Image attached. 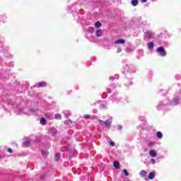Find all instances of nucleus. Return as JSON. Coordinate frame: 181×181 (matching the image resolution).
Returning <instances> with one entry per match:
<instances>
[{
    "label": "nucleus",
    "mask_w": 181,
    "mask_h": 181,
    "mask_svg": "<svg viewBox=\"0 0 181 181\" xmlns=\"http://www.w3.org/2000/svg\"><path fill=\"white\" fill-rule=\"evenodd\" d=\"M98 122H100L101 125H105V128H107V129H110V128H111V124H112V119H110V120H106V121H103L101 119H99Z\"/></svg>",
    "instance_id": "f257e3e1"
},
{
    "label": "nucleus",
    "mask_w": 181,
    "mask_h": 181,
    "mask_svg": "<svg viewBox=\"0 0 181 181\" xmlns=\"http://www.w3.org/2000/svg\"><path fill=\"white\" fill-rule=\"evenodd\" d=\"M156 50L157 53H158L162 57H165V56H166V51L163 47H158Z\"/></svg>",
    "instance_id": "f03ea898"
},
{
    "label": "nucleus",
    "mask_w": 181,
    "mask_h": 181,
    "mask_svg": "<svg viewBox=\"0 0 181 181\" xmlns=\"http://www.w3.org/2000/svg\"><path fill=\"white\" fill-rule=\"evenodd\" d=\"M36 111H37V109H35V110L30 109L28 112H25V110H23V109H21L20 110V114H30V113L36 112Z\"/></svg>",
    "instance_id": "7ed1b4c3"
},
{
    "label": "nucleus",
    "mask_w": 181,
    "mask_h": 181,
    "mask_svg": "<svg viewBox=\"0 0 181 181\" xmlns=\"http://www.w3.org/2000/svg\"><path fill=\"white\" fill-rule=\"evenodd\" d=\"M153 36H155V34L151 31L145 33V37H147V39H153Z\"/></svg>",
    "instance_id": "20e7f679"
},
{
    "label": "nucleus",
    "mask_w": 181,
    "mask_h": 181,
    "mask_svg": "<svg viewBox=\"0 0 181 181\" xmlns=\"http://www.w3.org/2000/svg\"><path fill=\"white\" fill-rule=\"evenodd\" d=\"M49 132L51 134V135H56L57 134V129H56L54 127H51L49 129Z\"/></svg>",
    "instance_id": "39448f33"
},
{
    "label": "nucleus",
    "mask_w": 181,
    "mask_h": 181,
    "mask_svg": "<svg viewBox=\"0 0 181 181\" xmlns=\"http://www.w3.org/2000/svg\"><path fill=\"white\" fill-rule=\"evenodd\" d=\"M115 45H125V40L119 39L115 42Z\"/></svg>",
    "instance_id": "423d86ee"
},
{
    "label": "nucleus",
    "mask_w": 181,
    "mask_h": 181,
    "mask_svg": "<svg viewBox=\"0 0 181 181\" xmlns=\"http://www.w3.org/2000/svg\"><path fill=\"white\" fill-rule=\"evenodd\" d=\"M149 155L152 158H156V155H158V153H156V151L155 150H151L149 152Z\"/></svg>",
    "instance_id": "0eeeda50"
},
{
    "label": "nucleus",
    "mask_w": 181,
    "mask_h": 181,
    "mask_svg": "<svg viewBox=\"0 0 181 181\" xmlns=\"http://www.w3.org/2000/svg\"><path fill=\"white\" fill-rule=\"evenodd\" d=\"M23 146L28 147L30 145V139H28L23 143Z\"/></svg>",
    "instance_id": "6e6552de"
},
{
    "label": "nucleus",
    "mask_w": 181,
    "mask_h": 181,
    "mask_svg": "<svg viewBox=\"0 0 181 181\" xmlns=\"http://www.w3.org/2000/svg\"><path fill=\"white\" fill-rule=\"evenodd\" d=\"M40 122L41 125H46V124H47V121L46 120V119H45V117H41L40 119Z\"/></svg>",
    "instance_id": "1a4fd4ad"
},
{
    "label": "nucleus",
    "mask_w": 181,
    "mask_h": 181,
    "mask_svg": "<svg viewBox=\"0 0 181 181\" xmlns=\"http://www.w3.org/2000/svg\"><path fill=\"white\" fill-rule=\"evenodd\" d=\"M95 33L98 37H101V36H103V31H101V30H97Z\"/></svg>",
    "instance_id": "9d476101"
},
{
    "label": "nucleus",
    "mask_w": 181,
    "mask_h": 181,
    "mask_svg": "<svg viewBox=\"0 0 181 181\" xmlns=\"http://www.w3.org/2000/svg\"><path fill=\"white\" fill-rule=\"evenodd\" d=\"M147 46H148V50H152L153 49V46H154L153 42H148L147 44Z\"/></svg>",
    "instance_id": "9b49d317"
},
{
    "label": "nucleus",
    "mask_w": 181,
    "mask_h": 181,
    "mask_svg": "<svg viewBox=\"0 0 181 181\" xmlns=\"http://www.w3.org/2000/svg\"><path fill=\"white\" fill-rule=\"evenodd\" d=\"M148 179H150L151 180L155 179V173L151 172V173L148 174Z\"/></svg>",
    "instance_id": "f8f14e48"
},
{
    "label": "nucleus",
    "mask_w": 181,
    "mask_h": 181,
    "mask_svg": "<svg viewBox=\"0 0 181 181\" xmlns=\"http://www.w3.org/2000/svg\"><path fill=\"white\" fill-rule=\"evenodd\" d=\"M113 166H114L115 169H119V162L115 161L113 163Z\"/></svg>",
    "instance_id": "ddd939ff"
},
{
    "label": "nucleus",
    "mask_w": 181,
    "mask_h": 181,
    "mask_svg": "<svg viewBox=\"0 0 181 181\" xmlns=\"http://www.w3.org/2000/svg\"><path fill=\"white\" fill-rule=\"evenodd\" d=\"M139 175L140 176H142V177H145L147 175V173L146 170H141L140 173H139Z\"/></svg>",
    "instance_id": "4468645a"
},
{
    "label": "nucleus",
    "mask_w": 181,
    "mask_h": 181,
    "mask_svg": "<svg viewBox=\"0 0 181 181\" xmlns=\"http://www.w3.org/2000/svg\"><path fill=\"white\" fill-rule=\"evenodd\" d=\"M54 119H62V115L57 113L54 115Z\"/></svg>",
    "instance_id": "2eb2a0df"
},
{
    "label": "nucleus",
    "mask_w": 181,
    "mask_h": 181,
    "mask_svg": "<svg viewBox=\"0 0 181 181\" xmlns=\"http://www.w3.org/2000/svg\"><path fill=\"white\" fill-rule=\"evenodd\" d=\"M179 101V98H175L173 101L172 102V105H176V104H177V102Z\"/></svg>",
    "instance_id": "dca6fc26"
},
{
    "label": "nucleus",
    "mask_w": 181,
    "mask_h": 181,
    "mask_svg": "<svg viewBox=\"0 0 181 181\" xmlns=\"http://www.w3.org/2000/svg\"><path fill=\"white\" fill-rule=\"evenodd\" d=\"M46 82H40L38 83V87H46Z\"/></svg>",
    "instance_id": "f3484780"
},
{
    "label": "nucleus",
    "mask_w": 181,
    "mask_h": 181,
    "mask_svg": "<svg viewBox=\"0 0 181 181\" xmlns=\"http://www.w3.org/2000/svg\"><path fill=\"white\" fill-rule=\"evenodd\" d=\"M132 5L133 6H136V5H138V1L137 0H132Z\"/></svg>",
    "instance_id": "a211bd4d"
},
{
    "label": "nucleus",
    "mask_w": 181,
    "mask_h": 181,
    "mask_svg": "<svg viewBox=\"0 0 181 181\" xmlns=\"http://www.w3.org/2000/svg\"><path fill=\"white\" fill-rule=\"evenodd\" d=\"M95 28H101V23L100 21H97L95 24Z\"/></svg>",
    "instance_id": "6ab92c4d"
},
{
    "label": "nucleus",
    "mask_w": 181,
    "mask_h": 181,
    "mask_svg": "<svg viewBox=\"0 0 181 181\" xmlns=\"http://www.w3.org/2000/svg\"><path fill=\"white\" fill-rule=\"evenodd\" d=\"M41 153L42 156H47V151L46 150H42Z\"/></svg>",
    "instance_id": "aec40b11"
},
{
    "label": "nucleus",
    "mask_w": 181,
    "mask_h": 181,
    "mask_svg": "<svg viewBox=\"0 0 181 181\" xmlns=\"http://www.w3.org/2000/svg\"><path fill=\"white\" fill-rule=\"evenodd\" d=\"M156 135H157V138H159L160 139V138H162V136H163L162 135V132H158Z\"/></svg>",
    "instance_id": "412c9836"
},
{
    "label": "nucleus",
    "mask_w": 181,
    "mask_h": 181,
    "mask_svg": "<svg viewBox=\"0 0 181 181\" xmlns=\"http://www.w3.org/2000/svg\"><path fill=\"white\" fill-rule=\"evenodd\" d=\"M60 159V153H57L55 155V160H59Z\"/></svg>",
    "instance_id": "4be33fe9"
},
{
    "label": "nucleus",
    "mask_w": 181,
    "mask_h": 181,
    "mask_svg": "<svg viewBox=\"0 0 181 181\" xmlns=\"http://www.w3.org/2000/svg\"><path fill=\"white\" fill-rule=\"evenodd\" d=\"M123 173H124L125 176H129V174L128 173V172L127 171V170L124 169V170H123Z\"/></svg>",
    "instance_id": "5701e85b"
},
{
    "label": "nucleus",
    "mask_w": 181,
    "mask_h": 181,
    "mask_svg": "<svg viewBox=\"0 0 181 181\" xmlns=\"http://www.w3.org/2000/svg\"><path fill=\"white\" fill-rule=\"evenodd\" d=\"M109 144L110 146H115V143H114L112 141H109Z\"/></svg>",
    "instance_id": "b1692460"
},
{
    "label": "nucleus",
    "mask_w": 181,
    "mask_h": 181,
    "mask_svg": "<svg viewBox=\"0 0 181 181\" xmlns=\"http://www.w3.org/2000/svg\"><path fill=\"white\" fill-rule=\"evenodd\" d=\"M121 52H122V49L121 47L117 48V53H121Z\"/></svg>",
    "instance_id": "393cba45"
},
{
    "label": "nucleus",
    "mask_w": 181,
    "mask_h": 181,
    "mask_svg": "<svg viewBox=\"0 0 181 181\" xmlns=\"http://www.w3.org/2000/svg\"><path fill=\"white\" fill-rule=\"evenodd\" d=\"M156 163V161L155 160V159L152 158L151 160V163H152V165H155Z\"/></svg>",
    "instance_id": "a878e982"
},
{
    "label": "nucleus",
    "mask_w": 181,
    "mask_h": 181,
    "mask_svg": "<svg viewBox=\"0 0 181 181\" xmlns=\"http://www.w3.org/2000/svg\"><path fill=\"white\" fill-rule=\"evenodd\" d=\"M83 118H86V119H88V118H90V115H85L83 116Z\"/></svg>",
    "instance_id": "bb28decb"
},
{
    "label": "nucleus",
    "mask_w": 181,
    "mask_h": 181,
    "mask_svg": "<svg viewBox=\"0 0 181 181\" xmlns=\"http://www.w3.org/2000/svg\"><path fill=\"white\" fill-rule=\"evenodd\" d=\"M8 152H9V153H13V151H12V148H8Z\"/></svg>",
    "instance_id": "cd10ccee"
},
{
    "label": "nucleus",
    "mask_w": 181,
    "mask_h": 181,
    "mask_svg": "<svg viewBox=\"0 0 181 181\" xmlns=\"http://www.w3.org/2000/svg\"><path fill=\"white\" fill-rule=\"evenodd\" d=\"M118 129H122V127L121 125L117 126Z\"/></svg>",
    "instance_id": "c85d7f7f"
},
{
    "label": "nucleus",
    "mask_w": 181,
    "mask_h": 181,
    "mask_svg": "<svg viewBox=\"0 0 181 181\" xmlns=\"http://www.w3.org/2000/svg\"><path fill=\"white\" fill-rule=\"evenodd\" d=\"M148 0H141V2H142L143 4H145V2H146Z\"/></svg>",
    "instance_id": "c756f323"
},
{
    "label": "nucleus",
    "mask_w": 181,
    "mask_h": 181,
    "mask_svg": "<svg viewBox=\"0 0 181 181\" xmlns=\"http://www.w3.org/2000/svg\"><path fill=\"white\" fill-rule=\"evenodd\" d=\"M113 79H114V77H113V76L109 77V80H113Z\"/></svg>",
    "instance_id": "7c9ffc66"
},
{
    "label": "nucleus",
    "mask_w": 181,
    "mask_h": 181,
    "mask_svg": "<svg viewBox=\"0 0 181 181\" xmlns=\"http://www.w3.org/2000/svg\"><path fill=\"white\" fill-rule=\"evenodd\" d=\"M115 77H116V78H117V79H118V78H119L118 75L115 76Z\"/></svg>",
    "instance_id": "2f4dec72"
}]
</instances>
